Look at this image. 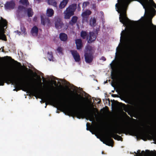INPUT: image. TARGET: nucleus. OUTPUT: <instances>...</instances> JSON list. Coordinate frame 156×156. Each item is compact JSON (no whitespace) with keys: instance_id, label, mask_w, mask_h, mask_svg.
I'll list each match as a JSON object with an SVG mask.
<instances>
[{"instance_id":"1","label":"nucleus","mask_w":156,"mask_h":156,"mask_svg":"<svg viewBox=\"0 0 156 156\" xmlns=\"http://www.w3.org/2000/svg\"><path fill=\"white\" fill-rule=\"evenodd\" d=\"M47 101L51 103H55L59 108L74 114L78 118H85L87 120L89 119L91 121L94 119V115L93 114L91 113H85L83 111V109L87 108L86 106L83 103H78L77 107L72 108L65 103L55 101L51 95H49L45 97L43 102Z\"/></svg>"},{"instance_id":"2","label":"nucleus","mask_w":156,"mask_h":156,"mask_svg":"<svg viewBox=\"0 0 156 156\" xmlns=\"http://www.w3.org/2000/svg\"><path fill=\"white\" fill-rule=\"evenodd\" d=\"M120 43L116 48L115 59L116 58L118 53L123 58L127 57L130 55L132 51L131 38L130 34L126 33L123 30L121 33Z\"/></svg>"},{"instance_id":"3","label":"nucleus","mask_w":156,"mask_h":156,"mask_svg":"<svg viewBox=\"0 0 156 156\" xmlns=\"http://www.w3.org/2000/svg\"><path fill=\"white\" fill-rule=\"evenodd\" d=\"M118 133V131L116 128H114L112 130V133L108 134L105 136V140L103 141L101 139L100 140L103 142L104 144H105L106 145L112 146V145L113 143V141L112 139L111 138V137H112L114 138L115 139H116L118 140L122 141V137L117 135H114V133Z\"/></svg>"},{"instance_id":"4","label":"nucleus","mask_w":156,"mask_h":156,"mask_svg":"<svg viewBox=\"0 0 156 156\" xmlns=\"http://www.w3.org/2000/svg\"><path fill=\"white\" fill-rule=\"evenodd\" d=\"M94 52L93 48L88 46L86 48L84 55L86 62L87 63L91 62L93 59V54Z\"/></svg>"},{"instance_id":"5","label":"nucleus","mask_w":156,"mask_h":156,"mask_svg":"<svg viewBox=\"0 0 156 156\" xmlns=\"http://www.w3.org/2000/svg\"><path fill=\"white\" fill-rule=\"evenodd\" d=\"M27 80L25 78L17 77L16 82V86L23 89V90L26 91L29 89V87L26 83Z\"/></svg>"},{"instance_id":"6","label":"nucleus","mask_w":156,"mask_h":156,"mask_svg":"<svg viewBox=\"0 0 156 156\" xmlns=\"http://www.w3.org/2000/svg\"><path fill=\"white\" fill-rule=\"evenodd\" d=\"M76 4H73L69 5L64 11V18L69 19L74 14V12L76 8Z\"/></svg>"},{"instance_id":"7","label":"nucleus","mask_w":156,"mask_h":156,"mask_svg":"<svg viewBox=\"0 0 156 156\" xmlns=\"http://www.w3.org/2000/svg\"><path fill=\"white\" fill-rule=\"evenodd\" d=\"M7 22L5 20L1 17V20L0 21V39L6 41V38L4 34L5 27L6 28Z\"/></svg>"},{"instance_id":"8","label":"nucleus","mask_w":156,"mask_h":156,"mask_svg":"<svg viewBox=\"0 0 156 156\" xmlns=\"http://www.w3.org/2000/svg\"><path fill=\"white\" fill-rule=\"evenodd\" d=\"M137 152H134L136 155L134 156H156V154L151 152L147 150L145 151H143L140 152V150H138Z\"/></svg>"},{"instance_id":"9","label":"nucleus","mask_w":156,"mask_h":156,"mask_svg":"<svg viewBox=\"0 0 156 156\" xmlns=\"http://www.w3.org/2000/svg\"><path fill=\"white\" fill-rule=\"evenodd\" d=\"M91 13V12L89 10H87L82 13L81 15L83 17V23L87 22L88 16Z\"/></svg>"},{"instance_id":"10","label":"nucleus","mask_w":156,"mask_h":156,"mask_svg":"<svg viewBox=\"0 0 156 156\" xmlns=\"http://www.w3.org/2000/svg\"><path fill=\"white\" fill-rule=\"evenodd\" d=\"M15 6V2L13 1L7 2L5 5V9L6 10H10L13 9Z\"/></svg>"},{"instance_id":"11","label":"nucleus","mask_w":156,"mask_h":156,"mask_svg":"<svg viewBox=\"0 0 156 156\" xmlns=\"http://www.w3.org/2000/svg\"><path fill=\"white\" fill-rule=\"evenodd\" d=\"M71 54L76 62H79L80 60V57L79 53L76 51L72 50Z\"/></svg>"},{"instance_id":"12","label":"nucleus","mask_w":156,"mask_h":156,"mask_svg":"<svg viewBox=\"0 0 156 156\" xmlns=\"http://www.w3.org/2000/svg\"><path fill=\"white\" fill-rule=\"evenodd\" d=\"M96 38V34L93 32H90V33L89 36L87 37L88 43H91L95 40Z\"/></svg>"},{"instance_id":"13","label":"nucleus","mask_w":156,"mask_h":156,"mask_svg":"<svg viewBox=\"0 0 156 156\" xmlns=\"http://www.w3.org/2000/svg\"><path fill=\"white\" fill-rule=\"evenodd\" d=\"M41 23L44 25L49 26L50 25V21L48 18L44 19L42 16L41 17Z\"/></svg>"},{"instance_id":"14","label":"nucleus","mask_w":156,"mask_h":156,"mask_svg":"<svg viewBox=\"0 0 156 156\" xmlns=\"http://www.w3.org/2000/svg\"><path fill=\"white\" fill-rule=\"evenodd\" d=\"M76 44V46L77 48L78 49H80L82 47L81 40L80 39H77L75 40Z\"/></svg>"},{"instance_id":"15","label":"nucleus","mask_w":156,"mask_h":156,"mask_svg":"<svg viewBox=\"0 0 156 156\" xmlns=\"http://www.w3.org/2000/svg\"><path fill=\"white\" fill-rule=\"evenodd\" d=\"M63 25L62 22L60 20H57L55 23V27L57 29H60L62 27Z\"/></svg>"},{"instance_id":"16","label":"nucleus","mask_w":156,"mask_h":156,"mask_svg":"<svg viewBox=\"0 0 156 156\" xmlns=\"http://www.w3.org/2000/svg\"><path fill=\"white\" fill-rule=\"evenodd\" d=\"M38 32V28L35 26L33 27L31 30V33L33 36H37Z\"/></svg>"},{"instance_id":"17","label":"nucleus","mask_w":156,"mask_h":156,"mask_svg":"<svg viewBox=\"0 0 156 156\" xmlns=\"http://www.w3.org/2000/svg\"><path fill=\"white\" fill-rule=\"evenodd\" d=\"M136 133L137 135H141L143 134L144 133V130L141 128L140 129H133Z\"/></svg>"},{"instance_id":"18","label":"nucleus","mask_w":156,"mask_h":156,"mask_svg":"<svg viewBox=\"0 0 156 156\" xmlns=\"http://www.w3.org/2000/svg\"><path fill=\"white\" fill-rule=\"evenodd\" d=\"M69 0H63L60 3L59 7L60 9H62L66 6Z\"/></svg>"},{"instance_id":"19","label":"nucleus","mask_w":156,"mask_h":156,"mask_svg":"<svg viewBox=\"0 0 156 156\" xmlns=\"http://www.w3.org/2000/svg\"><path fill=\"white\" fill-rule=\"evenodd\" d=\"M59 38L62 41H65L67 38V36L66 34L64 33H62L59 35Z\"/></svg>"},{"instance_id":"20","label":"nucleus","mask_w":156,"mask_h":156,"mask_svg":"<svg viewBox=\"0 0 156 156\" xmlns=\"http://www.w3.org/2000/svg\"><path fill=\"white\" fill-rule=\"evenodd\" d=\"M54 13L53 10L51 9H47L46 15L49 17H51Z\"/></svg>"},{"instance_id":"21","label":"nucleus","mask_w":156,"mask_h":156,"mask_svg":"<svg viewBox=\"0 0 156 156\" xmlns=\"http://www.w3.org/2000/svg\"><path fill=\"white\" fill-rule=\"evenodd\" d=\"M87 126V130H89L91 133H92V134H94V132L96 131L95 129L94 128H91V127H90V128L88 127V126H90L89 124L88 123H87L86 124Z\"/></svg>"},{"instance_id":"22","label":"nucleus","mask_w":156,"mask_h":156,"mask_svg":"<svg viewBox=\"0 0 156 156\" xmlns=\"http://www.w3.org/2000/svg\"><path fill=\"white\" fill-rule=\"evenodd\" d=\"M48 3L49 5L54 7H56L57 6V3L55 0H48Z\"/></svg>"},{"instance_id":"23","label":"nucleus","mask_w":156,"mask_h":156,"mask_svg":"<svg viewBox=\"0 0 156 156\" xmlns=\"http://www.w3.org/2000/svg\"><path fill=\"white\" fill-rule=\"evenodd\" d=\"M78 19V18L77 16H73L72 18V19L71 21L69 23L70 24L73 25V24L75 23Z\"/></svg>"},{"instance_id":"24","label":"nucleus","mask_w":156,"mask_h":156,"mask_svg":"<svg viewBox=\"0 0 156 156\" xmlns=\"http://www.w3.org/2000/svg\"><path fill=\"white\" fill-rule=\"evenodd\" d=\"M96 20L94 18H91L90 20V25L91 26H94L96 25Z\"/></svg>"},{"instance_id":"25","label":"nucleus","mask_w":156,"mask_h":156,"mask_svg":"<svg viewBox=\"0 0 156 156\" xmlns=\"http://www.w3.org/2000/svg\"><path fill=\"white\" fill-rule=\"evenodd\" d=\"M33 89L36 93H39L41 91V88L37 86L34 87Z\"/></svg>"},{"instance_id":"26","label":"nucleus","mask_w":156,"mask_h":156,"mask_svg":"<svg viewBox=\"0 0 156 156\" xmlns=\"http://www.w3.org/2000/svg\"><path fill=\"white\" fill-rule=\"evenodd\" d=\"M47 57L48 58L49 60L50 61H54L53 56L51 52H48L47 54Z\"/></svg>"},{"instance_id":"27","label":"nucleus","mask_w":156,"mask_h":156,"mask_svg":"<svg viewBox=\"0 0 156 156\" xmlns=\"http://www.w3.org/2000/svg\"><path fill=\"white\" fill-rule=\"evenodd\" d=\"M27 14L29 17H31L33 15V12L31 8H29L27 10Z\"/></svg>"},{"instance_id":"28","label":"nucleus","mask_w":156,"mask_h":156,"mask_svg":"<svg viewBox=\"0 0 156 156\" xmlns=\"http://www.w3.org/2000/svg\"><path fill=\"white\" fill-rule=\"evenodd\" d=\"M21 34H22L25 35L27 34V32L26 31V29L24 27H21Z\"/></svg>"},{"instance_id":"29","label":"nucleus","mask_w":156,"mask_h":156,"mask_svg":"<svg viewBox=\"0 0 156 156\" xmlns=\"http://www.w3.org/2000/svg\"><path fill=\"white\" fill-rule=\"evenodd\" d=\"M87 33L85 31H82L81 33V36L83 38H85L87 36Z\"/></svg>"},{"instance_id":"30","label":"nucleus","mask_w":156,"mask_h":156,"mask_svg":"<svg viewBox=\"0 0 156 156\" xmlns=\"http://www.w3.org/2000/svg\"><path fill=\"white\" fill-rule=\"evenodd\" d=\"M62 50L63 49L62 48L60 47H58L57 49V52L60 54H62Z\"/></svg>"},{"instance_id":"31","label":"nucleus","mask_w":156,"mask_h":156,"mask_svg":"<svg viewBox=\"0 0 156 156\" xmlns=\"http://www.w3.org/2000/svg\"><path fill=\"white\" fill-rule=\"evenodd\" d=\"M25 8L22 6H19L18 7V11L19 12H20L21 11H25Z\"/></svg>"},{"instance_id":"32","label":"nucleus","mask_w":156,"mask_h":156,"mask_svg":"<svg viewBox=\"0 0 156 156\" xmlns=\"http://www.w3.org/2000/svg\"><path fill=\"white\" fill-rule=\"evenodd\" d=\"M20 2L24 5H27L28 4L27 0H20Z\"/></svg>"},{"instance_id":"33","label":"nucleus","mask_w":156,"mask_h":156,"mask_svg":"<svg viewBox=\"0 0 156 156\" xmlns=\"http://www.w3.org/2000/svg\"><path fill=\"white\" fill-rule=\"evenodd\" d=\"M89 3L88 2H85L82 5V7L84 9L86 8V7L88 5H89Z\"/></svg>"},{"instance_id":"34","label":"nucleus","mask_w":156,"mask_h":156,"mask_svg":"<svg viewBox=\"0 0 156 156\" xmlns=\"http://www.w3.org/2000/svg\"><path fill=\"white\" fill-rule=\"evenodd\" d=\"M115 59L113 60V61L110 64V65L111 67V68L112 69V70H113L114 69V66H115V65L114 64V62H115Z\"/></svg>"},{"instance_id":"35","label":"nucleus","mask_w":156,"mask_h":156,"mask_svg":"<svg viewBox=\"0 0 156 156\" xmlns=\"http://www.w3.org/2000/svg\"><path fill=\"white\" fill-rule=\"evenodd\" d=\"M47 79L48 80V81H49L50 80V79H56L57 80H59L57 78H56L52 76V77H50L49 76H48V77L47 78Z\"/></svg>"},{"instance_id":"36","label":"nucleus","mask_w":156,"mask_h":156,"mask_svg":"<svg viewBox=\"0 0 156 156\" xmlns=\"http://www.w3.org/2000/svg\"><path fill=\"white\" fill-rule=\"evenodd\" d=\"M100 60H102L103 61H105L106 60V58H105L104 57H102L100 59Z\"/></svg>"},{"instance_id":"37","label":"nucleus","mask_w":156,"mask_h":156,"mask_svg":"<svg viewBox=\"0 0 156 156\" xmlns=\"http://www.w3.org/2000/svg\"><path fill=\"white\" fill-rule=\"evenodd\" d=\"M15 33H16L17 34H18L19 35H20V34H21V33L20 32H19L17 30L16 31H15Z\"/></svg>"},{"instance_id":"38","label":"nucleus","mask_w":156,"mask_h":156,"mask_svg":"<svg viewBox=\"0 0 156 156\" xmlns=\"http://www.w3.org/2000/svg\"><path fill=\"white\" fill-rule=\"evenodd\" d=\"M78 10L79 11H80V4H79L78 5Z\"/></svg>"},{"instance_id":"39","label":"nucleus","mask_w":156,"mask_h":156,"mask_svg":"<svg viewBox=\"0 0 156 156\" xmlns=\"http://www.w3.org/2000/svg\"><path fill=\"white\" fill-rule=\"evenodd\" d=\"M135 109L136 111H137L139 109V108L137 106H136V107L135 108Z\"/></svg>"},{"instance_id":"40","label":"nucleus","mask_w":156,"mask_h":156,"mask_svg":"<svg viewBox=\"0 0 156 156\" xmlns=\"http://www.w3.org/2000/svg\"><path fill=\"white\" fill-rule=\"evenodd\" d=\"M4 83L2 81H0V85H3Z\"/></svg>"},{"instance_id":"41","label":"nucleus","mask_w":156,"mask_h":156,"mask_svg":"<svg viewBox=\"0 0 156 156\" xmlns=\"http://www.w3.org/2000/svg\"><path fill=\"white\" fill-rule=\"evenodd\" d=\"M153 139L154 141H156V137L155 136H154Z\"/></svg>"},{"instance_id":"42","label":"nucleus","mask_w":156,"mask_h":156,"mask_svg":"<svg viewBox=\"0 0 156 156\" xmlns=\"http://www.w3.org/2000/svg\"><path fill=\"white\" fill-rule=\"evenodd\" d=\"M81 100L83 102H84V99L83 98V97H81Z\"/></svg>"},{"instance_id":"43","label":"nucleus","mask_w":156,"mask_h":156,"mask_svg":"<svg viewBox=\"0 0 156 156\" xmlns=\"http://www.w3.org/2000/svg\"><path fill=\"white\" fill-rule=\"evenodd\" d=\"M37 19V18L36 17H34V20L35 21H36Z\"/></svg>"},{"instance_id":"44","label":"nucleus","mask_w":156,"mask_h":156,"mask_svg":"<svg viewBox=\"0 0 156 156\" xmlns=\"http://www.w3.org/2000/svg\"><path fill=\"white\" fill-rule=\"evenodd\" d=\"M47 105L46 103V105H45V108H46V107Z\"/></svg>"},{"instance_id":"45","label":"nucleus","mask_w":156,"mask_h":156,"mask_svg":"<svg viewBox=\"0 0 156 156\" xmlns=\"http://www.w3.org/2000/svg\"><path fill=\"white\" fill-rule=\"evenodd\" d=\"M107 83V81H105L104 82V84H105V83Z\"/></svg>"},{"instance_id":"46","label":"nucleus","mask_w":156,"mask_h":156,"mask_svg":"<svg viewBox=\"0 0 156 156\" xmlns=\"http://www.w3.org/2000/svg\"><path fill=\"white\" fill-rule=\"evenodd\" d=\"M90 105H91V106H93V104H90Z\"/></svg>"},{"instance_id":"47","label":"nucleus","mask_w":156,"mask_h":156,"mask_svg":"<svg viewBox=\"0 0 156 156\" xmlns=\"http://www.w3.org/2000/svg\"><path fill=\"white\" fill-rule=\"evenodd\" d=\"M101 14H103V12H101Z\"/></svg>"},{"instance_id":"48","label":"nucleus","mask_w":156,"mask_h":156,"mask_svg":"<svg viewBox=\"0 0 156 156\" xmlns=\"http://www.w3.org/2000/svg\"><path fill=\"white\" fill-rule=\"evenodd\" d=\"M16 90V89H14V90Z\"/></svg>"},{"instance_id":"49","label":"nucleus","mask_w":156,"mask_h":156,"mask_svg":"<svg viewBox=\"0 0 156 156\" xmlns=\"http://www.w3.org/2000/svg\"><path fill=\"white\" fill-rule=\"evenodd\" d=\"M60 80H61V81H62V79H60Z\"/></svg>"},{"instance_id":"50","label":"nucleus","mask_w":156,"mask_h":156,"mask_svg":"<svg viewBox=\"0 0 156 156\" xmlns=\"http://www.w3.org/2000/svg\"><path fill=\"white\" fill-rule=\"evenodd\" d=\"M2 51H3V50H2Z\"/></svg>"},{"instance_id":"51","label":"nucleus","mask_w":156,"mask_h":156,"mask_svg":"<svg viewBox=\"0 0 156 156\" xmlns=\"http://www.w3.org/2000/svg\"><path fill=\"white\" fill-rule=\"evenodd\" d=\"M66 82V81H64V82Z\"/></svg>"}]
</instances>
